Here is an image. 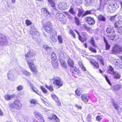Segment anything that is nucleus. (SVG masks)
<instances>
[{
    "mask_svg": "<svg viewBox=\"0 0 122 122\" xmlns=\"http://www.w3.org/2000/svg\"><path fill=\"white\" fill-rule=\"evenodd\" d=\"M115 4L117 5V4L114 3L113 2H112L109 5L107 6V11L109 12L112 13L114 12V8L116 7Z\"/></svg>",
    "mask_w": 122,
    "mask_h": 122,
    "instance_id": "nucleus-10",
    "label": "nucleus"
},
{
    "mask_svg": "<svg viewBox=\"0 0 122 122\" xmlns=\"http://www.w3.org/2000/svg\"><path fill=\"white\" fill-rule=\"evenodd\" d=\"M78 64L80 67L83 65L81 61H79L78 62Z\"/></svg>",
    "mask_w": 122,
    "mask_h": 122,
    "instance_id": "nucleus-59",
    "label": "nucleus"
},
{
    "mask_svg": "<svg viewBox=\"0 0 122 122\" xmlns=\"http://www.w3.org/2000/svg\"><path fill=\"white\" fill-rule=\"evenodd\" d=\"M112 74L114 75V79H118L120 78V75L118 73H117L115 72V73H113Z\"/></svg>",
    "mask_w": 122,
    "mask_h": 122,
    "instance_id": "nucleus-33",
    "label": "nucleus"
},
{
    "mask_svg": "<svg viewBox=\"0 0 122 122\" xmlns=\"http://www.w3.org/2000/svg\"><path fill=\"white\" fill-rule=\"evenodd\" d=\"M67 16H68V18L70 19H71L72 17L69 14Z\"/></svg>",
    "mask_w": 122,
    "mask_h": 122,
    "instance_id": "nucleus-63",
    "label": "nucleus"
},
{
    "mask_svg": "<svg viewBox=\"0 0 122 122\" xmlns=\"http://www.w3.org/2000/svg\"><path fill=\"white\" fill-rule=\"evenodd\" d=\"M32 22L29 20L27 19L25 20V23L26 25L28 26L32 24Z\"/></svg>",
    "mask_w": 122,
    "mask_h": 122,
    "instance_id": "nucleus-42",
    "label": "nucleus"
},
{
    "mask_svg": "<svg viewBox=\"0 0 122 122\" xmlns=\"http://www.w3.org/2000/svg\"><path fill=\"white\" fill-rule=\"evenodd\" d=\"M48 118L51 120H54V122H60L59 118L55 114H52L51 117H49Z\"/></svg>",
    "mask_w": 122,
    "mask_h": 122,
    "instance_id": "nucleus-19",
    "label": "nucleus"
},
{
    "mask_svg": "<svg viewBox=\"0 0 122 122\" xmlns=\"http://www.w3.org/2000/svg\"><path fill=\"white\" fill-rule=\"evenodd\" d=\"M83 25L84 28L87 32L91 34L93 32V30L91 27L89 26H87L86 24H84Z\"/></svg>",
    "mask_w": 122,
    "mask_h": 122,
    "instance_id": "nucleus-21",
    "label": "nucleus"
},
{
    "mask_svg": "<svg viewBox=\"0 0 122 122\" xmlns=\"http://www.w3.org/2000/svg\"><path fill=\"white\" fill-rule=\"evenodd\" d=\"M74 22L77 25H81V23L79 19L76 16L74 17Z\"/></svg>",
    "mask_w": 122,
    "mask_h": 122,
    "instance_id": "nucleus-26",
    "label": "nucleus"
},
{
    "mask_svg": "<svg viewBox=\"0 0 122 122\" xmlns=\"http://www.w3.org/2000/svg\"><path fill=\"white\" fill-rule=\"evenodd\" d=\"M88 42L94 48L97 47V45L95 42L94 38L93 36H92L90 38Z\"/></svg>",
    "mask_w": 122,
    "mask_h": 122,
    "instance_id": "nucleus-14",
    "label": "nucleus"
},
{
    "mask_svg": "<svg viewBox=\"0 0 122 122\" xmlns=\"http://www.w3.org/2000/svg\"><path fill=\"white\" fill-rule=\"evenodd\" d=\"M61 65L64 67H66V64L65 61H61Z\"/></svg>",
    "mask_w": 122,
    "mask_h": 122,
    "instance_id": "nucleus-52",
    "label": "nucleus"
},
{
    "mask_svg": "<svg viewBox=\"0 0 122 122\" xmlns=\"http://www.w3.org/2000/svg\"><path fill=\"white\" fill-rule=\"evenodd\" d=\"M118 32L122 34V26H120L118 28Z\"/></svg>",
    "mask_w": 122,
    "mask_h": 122,
    "instance_id": "nucleus-51",
    "label": "nucleus"
},
{
    "mask_svg": "<svg viewBox=\"0 0 122 122\" xmlns=\"http://www.w3.org/2000/svg\"><path fill=\"white\" fill-rule=\"evenodd\" d=\"M106 32L107 34L108 39L110 40H114L116 36L114 29L113 27L110 25H108L106 30Z\"/></svg>",
    "mask_w": 122,
    "mask_h": 122,
    "instance_id": "nucleus-1",
    "label": "nucleus"
},
{
    "mask_svg": "<svg viewBox=\"0 0 122 122\" xmlns=\"http://www.w3.org/2000/svg\"><path fill=\"white\" fill-rule=\"evenodd\" d=\"M103 39L104 42L105 43V50H109L110 48V45L108 44L106 38L103 37Z\"/></svg>",
    "mask_w": 122,
    "mask_h": 122,
    "instance_id": "nucleus-20",
    "label": "nucleus"
},
{
    "mask_svg": "<svg viewBox=\"0 0 122 122\" xmlns=\"http://www.w3.org/2000/svg\"><path fill=\"white\" fill-rule=\"evenodd\" d=\"M75 31L78 36V39L82 43H83L87 40V38L86 37V33L85 32H82L81 33V36L80 35L79 32L76 30H74Z\"/></svg>",
    "mask_w": 122,
    "mask_h": 122,
    "instance_id": "nucleus-4",
    "label": "nucleus"
},
{
    "mask_svg": "<svg viewBox=\"0 0 122 122\" xmlns=\"http://www.w3.org/2000/svg\"><path fill=\"white\" fill-rule=\"evenodd\" d=\"M41 12L42 14H46L47 15H49L50 13L45 8H42L41 9Z\"/></svg>",
    "mask_w": 122,
    "mask_h": 122,
    "instance_id": "nucleus-25",
    "label": "nucleus"
},
{
    "mask_svg": "<svg viewBox=\"0 0 122 122\" xmlns=\"http://www.w3.org/2000/svg\"><path fill=\"white\" fill-rule=\"evenodd\" d=\"M57 60H52L51 62L52 65L54 68H56L58 67V64Z\"/></svg>",
    "mask_w": 122,
    "mask_h": 122,
    "instance_id": "nucleus-24",
    "label": "nucleus"
},
{
    "mask_svg": "<svg viewBox=\"0 0 122 122\" xmlns=\"http://www.w3.org/2000/svg\"><path fill=\"white\" fill-rule=\"evenodd\" d=\"M51 97L55 101L58 99V98L57 96L55 94L52 95H51Z\"/></svg>",
    "mask_w": 122,
    "mask_h": 122,
    "instance_id": "nucleus-43",
    "label": "nucleus"
},
{
    "mask_svg": "<svg viewBox=\"0 0 122 122\" xmlns=\"http://www.w3.org/2000/svg\"><path fill=\"white\" fill-rule=\"evenodd\" d=\"M96 59L98 61H99L100 63V64H102L103 66L104 65V63L103 60V59L102 58V57L100 55H96L94 56Z\"/></svg>",
    "mask_w": 122,
    "mask_h": 122,
    "instance_id": "nucleus-17",
    "label": "nucleus"
},
{
    "mask_svg": "<svg viewBox=\"0 0 122 122\" xmlns=\"http://www.w3.org/2000/svg\"><path fill=\"white\" fill-rule=\"evenodd\" d=\"M57 37L56 35H52L50 37V38L51 40L54 42H56L57 41Z\"/></svg>",
    "mask_w": 122,
    "mask_h": 122,
    "instance_id": "nucleus-30",
    "label": "nucleus"
},
{
    "mask_svg": "<svg viewBox=\"0 0 122 122\" xmlns=\"http://www.w3.org/2000/svg\"><path fill=\"white\" fill-rule=\"evenodd\" d=\"M25 74L27 76H30V73L26 71L25 72Z\"/></svg>",
    "mask_w": 122,
    "mask_h": 122,
    "instance_id": "nucleus-62",
    "label": "nucleus"
},
{
    "mask_svg": "<svg viewBox=\"0 0 122 122\" xmlns=\"http://www.w3.org/2000/svg\"><path fill=\"white\" fill-rule=\"evenodd\" d=\"M88 49L92 52L96 53L97 52V51L92 46H90L89 47Z\"/></svg>",
    "mask_w": 122,
    "mask_h": 122,
    "instance_id": "nucleus-36",
    "label": "nucleus"
},
{
    "mask_svg": "<svg viewBox=\"0 0 122 122\" xmlns=\"http://www.w3.org/2000/svg\"><path fill=\"white\" fill-rule=\"evenodd\" d=\"M3 113L1 109H0V116H3Z\"/></svg>",
    "mask_w": 122,
    "mask_h": 122,
    "instance_id": "nucleus-60",
    "label": "nucleus"
},
{
    "mask_svg": "<svg viewBox=\"0 0 122 122\" xmlns=\"http://www.w3.org/2000/svg\"><path fill=\"white\" fill-rule=\"evenodd\" d=\"M84 71H86V69L83 65L80 67Z\"/></svg>",
    "mask_w": 122,
    "mask_h": 122,
    "instance_id": "nucleus-58",
    "label": "nucleus"
},
{
    "mask_svg": "<svg viewBox=\"0 0 122 122\" xmlns=\"http://www.w3.org/2000/svg\"><path fill=\"white\" fill-rule=\"evenodd\" d=\"M115 68L117 70L122 69V61L120 59H117L114 62Z\"/></svg>",
    "mask_w": 122,
    "mask_h": 122,
    "instance_id": "nucleus-8",
    "label": "nucleus"
},
{
    "mask_svg": "<svg viewBox=\"0 0 122 122\" xmlns=\"http://www.w3.org/2000/svg\"><path fill=\"white\" fill-rule=\"evenodd\" d=\"M23 88V86L21 85H19L17 87V89L18 91L22 90Z\"/></svg>",
    "mask_w": 122,
    "mask_h": 122,
    "instance_id": "nucleus-47",
    "label": "nucleus"
},
{
    "mask_svg": "<svg viewBox=\"0 0 122 122\" xmlns=\"http://www.w3.org/2000/svg\"><path fill=\"white\" fill-rule=\"evenodd\" d=\"M81 98L83 102H88L90 97L87 94L85 93L81 95Z\"/></svg>",
    "mask_w": 122,
    "mask_h": 122,
    "instance_id": "nucleus-11",
    "label": "nucleus"
},
{
    "mask_svg": "<svg viewBox=\"0 0 122 122\" xmlns=\"http://www.w3.org/2000/svg\"><path fill=\"white\" fill-rule=\"evenodd\" d=\"M41 88L44 93H47V90L43 87L41 86Z\"/></svg>",
    "mask_w": 122,
    "mask_h": 122,
    "instance_id": "nucleus-48",
    "label": "nucleus"
},
{
    "mask_svg": "<svg viewBox=\"0 0 122 122\" xmlns=\"http://www.w3.org/2000/svg\"><path fill=\"white\" fill-rule=\"evenodd\" d=\"M75 107L78 109L81 110L82 109V107L81 106L79 105L76 104L75 105Z\"/></svg>",
    "mask_w": 122,
    "mask_h": 122,
    "instance_id": "nucleus-45",
    "label": "nucleus"
},
{
    "mask_svg": "<svg viewBox=\"0 0 122 122\" xmlns=\"http://www.w3.org/2000/svg\"><path fill=\"white\" fill-rule=\"evenodd\" d=\"M57 39L58 42L60 43H63V40L61 35H59L57 37Z\"/></svg>",
    "mask_w": 122,
    "mask_h": 122,
    "instance_id": "nucleus-37",
    "label": "nucleus"
},
{
    "mask_svg": "<svg viewBox=\"0 0 122 122\" xmlns=\"http://www.w3.org/2000/svg\"><path fill=\"white\" fill-rule=\"evenodd\" d=\"M66 5L64 3H63L59 5L58 6V7L59 9L61 10H64L66 9Z\"/></svg>",
    "mask_w": 122,
    "mask_h": 122,
    "instance_id": "nucleus-23",
    "label": "nucleus"
},
{
    "mask_svg": "<svg viewBox=\"0 0 122 122\" xmlns=\"http://www.w3.org/2000/svg\"><path fill=\"white\" fill-rule=\"evenodd\" d=\"M35 59H33L30 61L29 60H27V63L31 71L35 74H36L38 73V71L36 66L33 63V60Z\"/></svg>",
    "mask_w": 122,
    "mask_h": 122,
    "instance_id": "nucleus-2",
    "label": "nucleus"
},
{
    "mask_svg": "<svg viewBox=\"0 0 122 122\" xmlns=\"http://www.w3.org/2000/svg\"><path fill=\"white\" fill-rule=\"evenodd\" d=\"M80 88H78L75 91V93L77 96H80L81 95V93L80 92Z\"/></svg>",
    "mask_w": 122,
    "mask_h": 122,
    "instance_id": "nucleus-34",
    "label": "nucleus"
},
{
    "mask_svg": "<svg viewBox=\"0 0 122 122\" xmlns=\"http://www.w3.org/2000/svg\"><path fill=\"white\" fill-rule=\"evenodd\" d=\"M98 20L100 21H104L106 20L105 17L101 15H100L98 16Z\"/></svg>",
    "mask_w": 122,
    "mask_h": 122,
    "instance_id": "nucleus-28",
    "label": "nucleus"
},
{
    "mask_svg": "<svg viewBox=\"0 0 122 122\" xmlns=\"http://www.w3.org/2000/svg\"><path fill=\"white\" fill-rule=\"evenodd\" d=\"M16 95L15 94H13L10 95L9 94H6L4 96L5 99L7 101H9L15 97Z\"/></svg>",
    "mask_w": 122,
    "mask_h": 122,
    "instance_id": "nucleus-16",
    "label": "nucleus"
},
{
    "mask_svg": "<svg viewBox=\"0 0 122 122\" xmlns=\"http://www.w3.org/2000/svg\"><path fill=\"white\" fill-rule=\"evenodd\" d=\"M56 105L58 106H61V103L59 99L55 101Z\"/></svg>",
    "mask_w": 122,
    "mask_h": 122,
    "instance_id": "nucleus-49",
    "label": "nucleus"
},
{
    "mask_svg": "<svg viewBox=\"0 0 122 122\" xmlns=\"http://www.w3.org/2000/svg\"><path fill=\"white\" fill-rule=\"evenodd\" d=\"M84 11L80 9L78 10V12L77 14V16L78 17H80L81 15L82 16V14L83 13Z\"/></svg>",
    "mask_w": 122,
    "mask_h": 122,
    "instance_id": "nucleus-39",
    "label": "nucleus"
},
{
    "mask_svg": "<svg viewBox=\"0 0 122 122\" xmlns=\"http://www.w3.org/2000/svg\"><path fill=\"white\" fill-rule=\"evenodd\" d=\"M69 34L71 35L74 38H75L76 37V35L74 33V30L72 29H70L69 31Z\"/></svg>",
    "mask_w": 122,
    "mask_h": 122,
    "instance_id": "nucleus-29",
    "label": "nucleus"
},
{
    "mask_svg": "<svg viewBox=\"0 0 122 122\" xmlns=\"http://www.w3.org/2000/svg\"><path fill=\"white\" fill-rule=\"evenodd\" d=\"M105 79L106 81L110 85H112V84L111 83V82L108 79L107 77L106 76H105Z\"/></svg>",
    "mask_w": 122,
    "mask_h": 122,
    "instance_id": "nucleus-44",
    "label": "nucleus"
},
{
    "mask_svg": "<svg viewBox=\"0 0 122 122\" xmlns=\"http://www.w3.org/2000/svg\"><path fill=\"white\" fill-rule=\"evenodd\" d=\"M113 105L115 109L117 111H118L119 110L120 107L117 105V104L116 103H113Z\"/></svg>",
    "mask_w": 122,
    "mask_h": 122,
    "instance_id": "nucleus-41",
    "label": "nucleus"
},
{
    "mask_svg": "<svg viewBox=\"0 0 122 122\" xmlns=\"http://www.w3.org/2000/svg\"><path fill=\"white\" fill-rule=\"evenodd\" d=\"M83 45L84 46V47L86 48L87 47V44L86 43H84Z\"/></svg>",
    "mask_w": 122,
    "mask_h": 122,
    "instance_id": "nucleus-64",
    "label": "nucleus"
},
{
    "mask_svg": "<svg viewBox=\"0 0 122 122\" xmlns=\"http://www.w3.org/2000/svg\"><path fill=\"white\" fill-rule=\"evenodd\" d=\"M121 88V85H117L116 86V90H118L120 89Z\"/></svg>",
    "mask_w": 122,
    "mask_h": 122,
    "instance_id": "nucleus-54",
    "label": "nucleus"
},
{
    "mask_svg": "<svg viewBox=\"0 0 122 122\" xmlns=\"http://www.w3.org/2000/svg\"><path fill=\"white\" fill-rule=\"evenodd\" d=\"M22 107V104L19 99H16L15 100L13 103H11L9 105V107L10 109L14 108L19 109Z\"/></svg>",
    "mask_w": 122,
    "mask_h": 122,
    "instance_id": "nucleus-3",
    "label": "nucleus"
},
{
    "mask_svg": "<svg viewBox=\"0 0 122 122\" xmlns=\"http://www.w3.org/2000/svg\"><path fill=\"white\" fill-rule=\"evenodd\" d=\"M120 46L117 44H115L112 48V54H118Z\"/></svg>",
    "mask_w": 122,
    "mask_h": 122,
    "instance_id": "nucleus-15",
    "label": "nucleus"
},
{
    "mask_svg": "<svg viewBox=\"0 0 122 122\" xmlns=\"http://www.w3.org/2000/svg\"><path fill=\"white\" fill-rule=\"evenodd\" d=\"M90 62L94 68L97 69L99 68V66L98 62L95 61L93 60H90Z\"/></svg>",
    "mask_w": 122,
    "mask_h": 122,
    "instance_id": "nucleus-18",
    "label": "nucleus"
},
{
    "mask_svg": "<svg viewBox=\"0 0 122 122\" xmlns=\"http://www.w3.org/2000/svg\"><path fill=\"white\" fill-rule=\"evenodd\" d=\"M45 87L49 91H53L54 89L52 86L51 85H50L49 86H48L47 84L45 85Z\"/></svg>",
    "mask_w": 122,
    "mask_h": 122,
    "instance_id": "nucleus-31",
    "label": "nucleus"
},
{
    "mask_svg": "<svg viewBox=\"0 0 122 122\" xmlns=\"http://www.w3.org/2000/svg\"><path fill=\"white\" fill-rule=\"evenodd\" d=\"M34 114L35 117L39 122H45L43 116L40 113L35 111L34 112Z\"/></svg>",
    "mask_w": 122,
    "mask_h": 122,
    "instance_id": "nucleus-9",
    "label": "nucleus"
},
{
    "mask_svg": "<svg viewBox=\"0 0 122 122\" xmlns=\"http://www.w3.org/2000/svg\"><path fill=\"white\" fill-rule=\"evenodd\" d=\"M91 14V12L90 10H88L86 11L85 12L82 14V16L83 17L87 15H90Z\"/></svg>",
    "mask_w": 122,
    "mask_h": 122,
    "instance_id": "nucleus-35",
    "label": "nucleus"
},
{
    "mask_svg": "<svg viewBox=\"0 0 122 122\" xmlns=\"http://www.w3.org/2000/svg\"><path fill=\"white\" fill-rule=\"evenodd\" d=\"M122 53V47L120 46L118 54H120Z\"/></svg>",
    "mask_w": 122,
    "mask_h": 122,
    "instance_id": "nucleus-56",
    "label": "nucleus"
},
{
    "mask_svg": "<svg viewBox=\"0 0 122 122\" xmlns=\"http://www.w3.org/2000/svg\"><path fill=\"white\" fill-rule=\"evenodd\" d=\"M107 71L108 73L111 74H112L113 73H115V72L114 71L113 68L110 65L109 66V68Z\"/></svg>",
    "mask_w": 122,
    "mask_h": 122,
    "instance_id": "nucleus-22",
    "label": "nucleus"
},
{
    "mask_svg": "<svg viewBox=\"0 0 122 122\" xmlns=\"http://www.w3.org/2000/svg\"><path fill=\"white\" fill-rule=\"evenodd\" d=\"M70 71L72 73L78 75L80 74L79 70L76 67L73 66L70 68Z\"/></svg>",
    "mask_w": 122,
    "mask_h": 122,
    "instance_id": "nucleus-13",
    "label": "nucleus"
},
{
    "mask_svg": "<svg viewBox=\"0 0 122 122\" xmlns=\"http://www.w3.org/2000/svg\"><path fill=\"white\" fill-rule=\"evenodd\" d=\"M69 12L73 15L76 13V12L75 11L74 9L72 8H70L69 10Z\"/></svg>",
    "mask_w": 122,
    "mask_h": 122,
    "instance_id": "nucleus-40",
    "label": "nucleus"
},
{
    "mask_svg": "<svg viewBox=\"0 0 122 122\" xmlns=\"http://www.w3.org/2000/svg\"><path fill=\"white\" fill-rule=\"evenodd\" d=\"M43 27L44 29L47 32L50 33L53 32V26L51 22H47L45 25H43Z\"/></svg>",
    "mask_w": 122,
    "mask_h": 122,
    "instance_id": "nucleus-5",
    "label": "nucleus"
},
{
    "mask_svg": "<svg viewBox=\"0 0 122 122\" xmlns=\"http://www.w3.org/2000/svg\"><path fill=\"white\" fill-rule=\"evenodd\" d=\"M115 16H113L111 17L110 19V20L112 21H114V20H115Z\"/></svg>",
    "mask_w": 122,
    "mask_h": 122,
    "instance_id": "nucleus-57",
    "label": "nucleus"
},
{
    "mask_svg": "<svg viewBox=\"0 0 122 122\" xmlns=\"http://www.w3.org/2000/svg\"><path fill=\"white\" fill-rule=\"evenodd\" d=\"M102 118L100 116L98 115L96 117V120L100 122L101 121Z\"/></svg>",
    "mask_w": 122,
    "mask_h": 122,
    "instance_id": "nucleus-46",
    "label": "nucleus"
},
{
    "mask_svg": "<svg viewBox=\"0 0 122 122\" xmlns=\"http://www.w3.org/2000/svg\"><path fill=\"white\" fill-rule=\"evenodd\" d=\"M86 20L90 25H93L95 23V21L94 19L90 17H87Z\"/></svg>",
    "mask_w": 122,
    "mask_h": 122,
    "instance_id": "nucleus-12",
    "label": "nucleus"
},
{
    "mask_svg": "<svg viewBox=\"0 0 122 122\" xmlns=\"http://www.w3.org/2000/svg\"><path fill=\"white\" fill-rule=\"evenodd\" d=\"M51 59H52V60H57V59L56 54L54 52H53L51 56Z\"/></svg>",
    "mask_w": 122,
    "mask_h": 122,
    "instance_id": "nucleus-32",
    "label": "nucleus"
},
{
    "mask_svg": "<svg viewBox=\"0 0 122 122\" xmlns=\"http://www.w3.org/2000/svg\"><path fill=\"white\" fill-rule=\"evenodd\" d=\"M30 55V52L27 53L25 55V57L26 58V60H27L28 57H29Z\"/></svg>",
    "mask_w": 122,
    "mask_h": 122,
    "instance_id": "nucleus-50",
    "label": "nucleus"
},
{
    "mask_svg": "<svg viewBox=\"0 0 122 122\" xmlns=\"http://www.w3.org/2000/svg\"><path fill=\"white\" fill-rule=\"evenodd\" d=\"M67 63L68 65L71 67L74 66V63L71 59H69L68 60Z\"/></svg>",
    "mask_w": 122,
    "mask_h": 122,
    "instance_id": "nucleus-27",
    "label": "nucleus"
},
{
    "mask_svg": "<svg viewBox=\"0 0 122 122\" xmlns=\"http://www.w3.org/2000/svg\"><path fill=\"white\" fill-rule=\"evenodd\" d=\"M118 22L116 21H115L114 23V26L115 28H117L118 27Z\"/></svg>",
    "mask_w": 122,
    "mask_h": 122,
    "instance_id": "nucleus-53",
    "label": "nucleus"
},
{
    "mask_svg": "<svg viewBox=\"0 0 122 122\" xmlns=\"http://www.w3.org/2000/svg\"><path fill=\"white\" fill-rule=\"evenodd\" d=\"M86 119V121L88 122L91 121L92 119V116L90 114H89L87 115Z\"/></svg>",
    "mask_w": 122,
    "mask_h": 122,
    "instance_id": "nucleus-38",
    "label": "nucleus"
},
{
    "mask_svg": "<svg viewBox=\"0 0 122 122\" xmlns=\"http://www.w3.org/2000/svg\"><path fill=\"white\" fill-rule=\"evenodd\" d=\"M33 91L36 92V93H37L39 95V92L37 90H35L34 89H32Z\"/></svg>",
    "mask_w": 122,
    "mask_h": 122,
    "instance_id": "nucleus-61",
    "label": "nucleus"
},
{
    "mask_svg": "<svg viewBox=\"0 0 122 122\" xmlns=\"http://www.w3.org/2000/svg\"><path fill=\"white\" fill-rule=\"evenodd\" d=\"M53 79L54 80L53 84L57 86L58 88H59L62 86L63 85L62 82L60 77H58L56 78H53Z\"/></svg>",
    "mask_w": 122,
    "mask_h": 122,
    "instance_id": "nucleus-6",
    "label": "nucleus"
},
{
    "mask_svg": "<svg viewBox=\"0 0 122 122\" xmlns=\"http://www.w3.org/2000/svg\"><path fill=\"white\" fill-rule=\"evenodd\" d=\"M30 102L31 103L35 104L36 103V101L35 100L33 99H31L30 101Z\"/></svg>",
    "mask_w": 122,
    "mask_h": 122,
    "instance_id": "nucleus-55",
    "label": "nucleus"
},
{
    "mask_svg": "<svg viewBox=\"0 0 122 122\" xmlns=\"http://www.w3.org/2000/svg\"><path fill=\"white\" fill-rule=\"evenodd\" d=\"M57 18L61 22L62 24H65L67 21L66 19L65 15L61 13H57L56 15Z\"/></svg>",
    "mask_w": 122,
    "mask_h": 122,
    "instance_id": "nucleus-7",
    "label": "nucleus"
}]
</instances>
